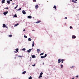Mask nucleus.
<instances>
[{"instance_id":"aec40b11","label":"nucleus","mask_w":79,"mask_h":79,"mask_svg":"<svg viewBox=\"0 0 79 79\" xmlns=\"http://www.w3.org/2000/svg\"><path fill=\"white\" fill-rule=\"evenodd\" d=\"M40 22H41L40 21H38L37 22H36V23H40Z\"/></svg>"},{"instance_id":"c85d7f7f","label":"nucleus","mask_w":79,"mask_h":79,"mask_svg":"<svg viewBox=\"0 0 79 79\" xmlns=\"http://www.w3.org/2000/svg\"><path fill=\"white\" fill-rule=\"evenodd\" d=\"M40 77H42V75H40L39 78H40Z\"/></svg>"},{"instance_id":"f8f14e48","label":"nucleus","mask_w":79,"mask_h":79,"mask_svg":"<svg viewBox=\"0 0 79 79\" xmlns=\"http://www.w3.org/2000/svg\"><path fill=\"white\" fill-rule=\"evenodd\" d=\"M5 0H2V3H5Z\"/></svg>"},{"instance_id":"c756f323","label":"nucleus","mask_w":79,"mask_h":79,"mask_svg":"<svg viewBox=\"0 0 79 79\" xmlns=\"http://www.w3.org/2000/svg\"><path fill=\"white\" fill-rule=\"evenodd\" d=\"M61 68H63V64H61Z\"/></svg>"},{"instance_id":"a19ab883","label":"nucleus","mask_w":79,"mask_h":79,"mask_svg":"<svg viewBox=\"0 0 79 79\" xmlns=\"http://www.w3.org/2000/svg\"><path fill=\"white\" fill-rule=\"evenodd\" d=\"M14 53H17V52H16V51H14Z\"/></svg>"},{"instance_id":"72a5a7b5","label":"nucleus","mask_w":79,"mask_h":79,"mask_svg":"<svg viewBox=\"0 0 79 79\" xmlns=\"http://www.w3.org/2000/svg\"><path fill=\"white\" fill-rule=\"evenodd\" d=\"M18 57H20L21 58V57H22V56H18Z\"/></svg>"},{"instance_id":"393cba45","label":"nucleus","mask_w":79,"mask_h":79,"mask_svg":"<svg viewBox=\"0 0 79 79\" xmlns=\"http://www.w3.org/2000/svg\"><path fill=\"white\" fill-rule=\"evenodd\" d=\"M9 37H12V35H9Z\"/></svg>"},{"instance_id":"4be33fe9","label":"nucleus","mask_w":79,"mask_h":79,"mask_svg":"<svg viewBox=\"0 0 79 79\" xmlns=\"http://www.w3.org/2000/svg\"><path fill=\"white\" fill-rule=\"evenodd\" d=\"M28 40L29 41H31V38H29L28 39Z\"/></svg>"},{"instance_id":"20e7f679","label":"nucleus","mask_w":79,"mask_h":79,"mask_svg":"<svg viewBox=\"0 0 79 79\" xmlns=\"http://www.w3.org/2000/svg\"><path fill=\"white\" fill-rule=\"evenodd\" d=\"M72 2L74 3H77V2L75 1L74 0H72Z\"/></svg>"},{"instance_id":"412c9836","label":"nucleus","mask_w":79,"mask_h":79,"mask_svg":"<svg viewBox=\"0 0 79 79\" xmlns=\"http://www.w3.org/2000/svg\"><path fill=\"white\" fill-rule=\"evenodd\" d=\"M37 51L38 53H39V52H40V49H37Z\"/></svg>"},{"instance_id":"a211bd4d","label":"nucleus","mask_w":79,"mask_h":79,"mask_svg":"<svg viewBox=\"0 0 79 79\" xmlns=\"http://www.w3.org/2000/svg\"><path fill=\"white\" fill-rule=\"evenodd\" d=\"M15 17H16V18L17 17V15H16V14H15L14 15V18H15Z\"/></svg>"},{"instance_id":"cd10ccee","label":"nucleus","mask_w":79,"mask_h":79,"mask_svg":"<svg viewBox=\"0 0 79 79\" xmlns=\"http://www.w3.org/2000/svg\"><path fill=\"white\" fill-rule=\"evenodd\" d=\"M21 10V8H20L19 9L17 10V11H19V10Z\"/></svg>"},{"instance_id":"4468645a","label":"nucleus","mask_w":79,"mask_h":79,"mask_svg":"<svg viewBox=\"0 0 79 79\" xmlns=\"http://www.w3.org/2000/svg\"><path fill=\"white\" fill-rule=\"evenodd\" d=\"M32 47H34V42L33 41L32 42Z\"/></svg>"},{"instance_id":"f257e3e1","label":"nucleus","mask_w":79,"mask_h":79,"mask_svg":"<svg viewBox=\"0 0 79 79\" xmlns=\"http://www.w3.org/2000/svg\"><path fill=\"white\" fill-rule=\"evenodd\" d=\"M47 56V54H45V55L44 56H41V58H45Z\"/></svg>"},{"instance_id":"7ed1b4c3","label":"nucleus","mask_w":79,"mask_h":79,"mask_svg":"<svg viewBox=\"0 0 79 79\" xmlns=\"http://www.w3.org/2000/svg\"><path fill=\"white\" fill-rule=\"evenodd\" d=\"M76 37L75 36V35H73L72 36V39H76Z\"/></svg>"},{"instance_id":"4c0bfd02","label":"nucleus","mask_w":79,"mask_h":79,"mask_svg":"<svg viewBox=\"0 0 79 79\" xmlns=\"http://www.w3.org/2000/svg\"><path fill=\"white\" fill-rule=\"evenodd\" d=\"M5 9H8V7L5 8Z\"/></svg>"},{"instance_id":"7c9ffc66","label":"nucleus","mask_w":79,"mask_h":79,"mask_svg":"<svg viewBox=\"0 0 79 79\" xmlns=\"http://www.w3.org/2000/svg\"><path fill=\"white\" fill-rule=\"evenodd\" d=\"M32 77L31 76H30L29 78H28V79H32Z\"/></svg>"},{"instance_id":"c03bdc74","label":"nucleus","mask_w":79,"mask_h":79,"mask_svg":"<svg viewBox=\"0 0 79 79\" xmlns=\"http://www.w3.org/2000/svg\"><path fill=\"white\" fill-rule=\"evenodd\" d=\"M12 5H15V3H13Z\"/></svg>"},{"instance_id":"9b49d317","label":"nucleus","mask_w":79,"mask_h":79,"mask_svg":"<svg viewBox=\"0 0 79 79\" xmlns=\"http://www.w3.org/2000/svg\"><path fill=\"white\" fill-rule=\"evenodd\" d=\"M31 57L32 58H35V55H33Z\"/></svg>"},{"instance_id":"6e6552de","label":"nucleus","mask_w":79,"mask_h":79,"mask_svg":"<svg viewBox=\"0 0 79 79\" xmlns=\"http://www.w3.org/2000/svg\"><path fill=\"white\" fill-rule=\"evenodd\" d=\"M61 59H59L58 60V63H61Z\"/></svg>"},{"instance_id":"f3484780","label":"nucleus","mask_w":79,"mask_h":79,"mask_svg":"<svg viewBox=\"0 0 79 79\" xmlns=\"http://www.w3.org/2000/svg\"><path fill=\"white\" fill-rule=\"evenodd\" d=\"M7 3L8 4H10V2L9 1H7Z\"/></svg>"},{"instance_id":"ea45409f","label":"nucleus","mask_w":79,"mask_h":79,"mask_svg":"<svg viewBox=\"0 0 79 79\" xmlns=\"http://www.w3.org/2000/svg\"><path fill=\"white\" fill-rule=\"evenodd\" d=\"M79 77V76H78V75L76 76V77Z\"/></svg>"},{"instance_id":"1a4fd4ad","label":"nucleus","mask_w":79,"mask_h":79,"mask_svg":"<svg viewBox=\"0 0 79 79\" xmlns=\"http://www.w3.org/2000/svg\"><path fill=\"white\" fill-rule=\"evenodd\" d=\"M32 50V49H30L29 50H27V52H28V53H30L31 52V50Z\"/></svg>"},{"instance_id":"09e8293b","label":"nucleus","mask_w":79,"mask_h":79,"mask_svg":"<svg viewBox=\"0 0 79 79\" xmlns=\"http://www.w3.org/2000/svg\"><path fill=\"white\" fill-rule=\"evenodd\" d=\"M75 1H77V0H75Z\"/></svg>"},{"instance_id":"2f4dec72","label":"nucleus","mask_w":79,"mask_h":79,"mask_svg":"<svg viewBox=\"0 0 79 79\" xmlns=\"http://www.w3.org/2000/svg\"><path fill=\"white\" fill-rule=\"evenodd\" d=\"M42 74H43V73L42 72H41V73H40V75H41V76H42Z\"/></svg>"},{"instance_id":"b1692460","label":"nucleus","mask_w":79,"mask_h":79,"mask_svg":"<svg viewBox=\"0 0 79 79\" xmlns=\"http://www.w3.org/2000/svg\"><path fill=\"white\" fill-rule=\"evenodd\" d=\"M18 24H15V27H16V26H18Z\"/></svg>"},{"instance_id":"e433bc0d","label":"nucleus","mask_w":79,"mask_h":79,"mask_svg":"<svg viewBox=\"0 0 79 79\" xmlns=\"http://www.w3.org/2000/svg\"><path fill=\"white\" fill-rule=\"evenodd\" d=\"M32 66H35V64H34V65H32Z\"/></svg>"},{"instance_id":"f03ea898","label":"nucleus","mask_w":79,"mask_h":79,"mask_svg":"<svg viewBox=\"0 0 79 79\" xmlns=\"http://www.w3.org/2000/svg\"><path fill=\"white\" fill-rule=\"evenodd\" d=\"M8 12V11H6V12H4L3 13V14L5 16H6V14H7Z\"/></svg>"},{"instance_id":"0eeeda50","label":"nucleus","mask_w":79,"mask_h":79,"mask_svg":"<svg viewBox=\"0 0 79 79\" xmlns=\"http://www.w3.org/2000/svg\"><path fill=\"white\" fill-rule=\"evenodd\" d=\"M22 13H23V15H25V14L26 13V11H24V10H23Z\"/></svg>"},{"instance_id":"473e14b6","label":"nucleus","mask_w":79,"mask_h":79,"mask_svg":"<svg viewBox=\"0 0 79 79\" xmlns=\"http://www.w3.org/2000/svg\"><path fill=\"white\" fill-rule=\"evenodd\" d=\"M24 37L25 38H27V36H26V35H24Z\"/></svg>"},{"instance_id":"8fccbe9b","label":"nucleus","mask_w":79,"mask_h":79,"mask_svg":"<svg viewBox=\"0 0 79 79\" xmlns=\"http://www.w3.org/2000/svg\"><path fill=\"white\" fill-rule=\"evenodd\" d=\"M43 64H44V63H43Z\"/></svg>"},{"instance_id":"58836bf2","label":"nucleus","mask_w":79,"mask_h":79,"mask_svg":"<svg viewBox=\"0 0 79 79\" xmlns=\"http://www.w3.org/2000/svg\"><path fill=\"white\" fill-rule=\"evenodd\" d=\"M33 1L35 2H36V0H33Z\"/></svg>"},{"instance_id":"423d86ee","label":"nucleus","mask_w":79,"mask_h":79,"mask_svg":"<svg viewBox=\"0 0 79 79\" xmlns=\"http://www.w3.org/2000/svg\"><path fill=\"white\" fill-rule=\"evenodd\" d=\"M27 18L29 19H31V18H32V16L31 15H29L27 16Z\"/></svg>"},{"instance_id":"de8ad7c7","label":"nucleus","mask_w":79,"mask_h":79,"mask_svg":"<svg viewBox=\"0 0 79 79\" xmlns=\"http://www.w3.org/2000/svg\"><path fill=\"white\" fill-rule=\"evenodd\" d=\"M32 31H35L34 30H32Z\"/></svg>"},{"instance_id":"f704fd0d","label":"nucleus","mask_w":79,"mask_h":79,"mask_svg":"<svg viewBox=\"0 0 79 79\" xmlns=\"http://www.w3.org/2000/svg\"><path fill=\"white\" fill-rule=\"evenodd\" d=\"M74 67V66H72V67H70L71 68H73Z\"/></svg>"},{"instance_id":"49530a36","label":"nucleus","mask_w":79,"mask_h":79,"mask_svg":"<svg viewBox=\"0 0 79 79\" xmlns=\"http://www.w3.org/2000/svg\"><path fill=\"white\" fill-rule=\"evenodd\" d=\"M72 79H74V78H72Z\"/></svg>"},{"instance_id":"a18cd8bd","label":"nucleus","mask_w":79,"mask_h":79,"mask_svg":"<svg viewBox=\"0 0 79 79\" xmlns=\"http://www.w3.org/2000/svg\"><path fill=\"white\" fill-rule=\"evenodd\" d=\"M10 1V2H11V1H12V0H9Z\"/></svg>"},{"instance_id":"2eb2a0df","label":"nucleus","mask_w":79,"mask_h":79,"mask_svg":"<svg viewBox=\"0 0 79 79\" xmlns=\"http://www.w3.org/2000/svg\"><path fill=\"white\" fill-rule=\"evenodd\" d=\"M53 8L55 9V10H56V6L55 5L53 7Z\"/></svg>"},{"instance_id":"3c124183","label":"nucleus","mask_w":79,"mask_h":79,"mask_svg":"<svg viewBox=\"0 0 79 79\" xmlns=\"http://www.w3.org/2000/svg\"><path fill=\"white\" fill-rule=\"evenodd\" d=\"M15 58H16V57H15Z\"/></svg>"},{"instance_id":"c9c22d12","label":"nucleus","mask_w":79,"mask_h":79,"mask_svg":"<svg viewBox=\"0 0 79 79\" xmlns=\"http://www.w3.org/2000/svg\"><path fill=\"white\" fill-rule=\"evenodd\" d=\"M70 29H73V27L70 26Z\"/></svg>"},{"instance_id":"a878e982","label":"nucleus","mask_w":79,"mask_h":79,"mask_svg":"<svg viewBox=\"0 0 79 79\" xmlns=\"http://www.w3.org/2000/svg\"><path fill=\"white\" fill-rule=\"evenodd\" d=\"M44 52L41 53L40 54V56L43 55H44Z\"/></svg>"},{"instance_id":"dca6fc26","label":"nucleus","mask_w":79,"mask_h":79,"mask_svg":"<svg viewBox=\"0 0 79 79\" xmlns=\"http://www.w3.org/2000/svg\"><path fill=\"white\" fill-rule=\"evenodd\" d=\"M16 51L17 52H18L19 49L17 48L15 49Z\"/></svg>"},{"instance_id":"ddd939ff","label":"nucleus","mask_w":79,"mask_h":79,"mask_svg":"<svg viewBox=\"0 0 79 79\" xmlns=\"http://www.w3.org/2000/svg\"><path fill=\"white\" fill-rule=\"evenodd\" d=\"M26 71H24L22 73V74H26Z\"/></svg>"},{"instance_id":"37998d69","label":"nucleus","mask_w":79,"mask_h":79,"mask_svg":"<svg viewBox=\"0 0 79 79\" xmlns=\"http://www.w3.org/2000/svg\"><path fill=\"white\" fill-rule=\"evenodd\" d=\"M25 31V29H23V31Z\"/></svg>"},{"instance_id":"5701e85b","label":"nucleus","mask_w":79,"mask_h":79,"mask_svg":"<svg viewBox=\"0 0 79 79\" xmlns=\"http://www.w3.org/2000/svg\"><path fill=\"white\" fill-rule=\"evenodd\" d=\"M23 51H26V49L25 48H23L22 49Z\"/></svg>"},{"instance_id":"79ce46f5","label":"nucleus","mask_w":79,"mask_h":79,"mask_svg":"<svg viewBox=\"0 0 79 79\" xmlns=\"http://www.w3.org/2000/svg\"><path fill=\"white\" fill-rule=\"evenodd\" d=\"M65 18L66 19H67V17H65Z\"/></svg>"},{"instance_id":"6ab92c4d","label":"nucleus","mask_w":79,"mask_h":79,"mask_svg":"<svg viewBox=\"0 0 79 79\" xmlns=\"http://www.w3.org/2000/svg\"><path fill=\"white\" fill-rule=\"evenodd\" d=\"M61 63H63V61H64V59H61Z\"/></svg>"},{"instance_id":"39448f33","label":"nucleus","mask_w":79,"mask_h":79,"mask_svg":"<svg viewBox=\"0 0 79 79\" xmlns=\"http://www.w3.org/2000/svg\"><path fill=\"white\" fill-rule=\"evenodd\" d=\"M39 8V6L38 5H36L35 6V9H37Z\"/></svg>"},{"instance_id":"9d476101","label":"nucleus","mask_w":79,"mask_h":79,"mask_svg":"<svg viewBox=\"0 0 79 79\" xmlns=\"http://www.w3.org/2000/svg\"><path fill=\"white\" fill-rule=\"evenodd\" d=\"M3 27H6V26L5 25V24H3V26H2Z\"/></svg>"},{"instance_id":"bb28decb","label":"nucleus","mask_w":79,"mask_h":79,"mask_svg":"<svg viewBox=\"0 0 79 79\" xmlns=\"http://www.w3.org/2000/svg\"><path fill=\"white\" fill-rule=\"evenodd\" d=\"M18 5H17L16 6V7L15 8V9H16L17 8H18Z\"/></svg>"}]
</instances>
